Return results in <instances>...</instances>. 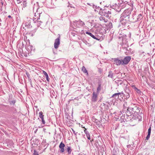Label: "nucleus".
Listing matches in <instances>:
<instances>
[{
    "label": "nucleus",
    "mask_w": 155,
    "mask_h": 155,
    "mask_svg": "<svg viewBox=\"0 0 155 155\" xmlns=\"http://www.w3.org/2000/svg\"><path fill=\"white\" fill-rule=\"evenodd\" d=\"M150 134H147V135L146 137V140H148L149 139L150 137Z\"/></svg>",
    "instance_id": "c9c22d12"
},
{
    "label": "nucleus",
    "mask_w": 155,
    "mask_h": 155,
    "mask_svg": "<svg viewBox=\"0 0 155 155\" xmlns=\"http://www.w3.org/2000/svg\"><path fill=\"white\" fill-rule=\"evenodd\" d=\"M132 10L131 9H127L124 11L122 13V16H126L130 18V15L131 13Z\"/></svg>",
    "instance_id": "0eeeda50"
},
{
    "label": "nucleus",
    "mask_w": 155,
    "mask_h": 155,
    "mask_svg": "<svg viewBox=\"0 0 155 155\" xmlns=\"http://www.w3.org/2000/svg\"><path fill=\"white\" fill-rule=\"evenodd\" d=\"M65 146V144L63 143L62 142L60 143L59 145V147L60 149V152L61 153H63L65 151L64 147Z\"/></svg>",
    "instance_id": "9b49d317"
},
{
    "label": "nucleus",
    "mask_w": 155,
    "mask_h": 155,
    "mask_svg": "<svg viewBox=\"0 0 155 155\" xmlns=\"http://www.w3.org/2000/svg\"><path fill=\"white\" fill-rule=\"evenodd\" d=\"M112 155H115V154H113Z\"/></svg>",
    "instance_id": "3c124183"
},
{
    "label": "nucleus",
    "mask_w": 155,
    "mask_h": 155,
    "mask_svg": "<svg viewBox=\"0 0 155 155\" xmlns=\"http://www.w3.org/2000/svg\"><path fill=\"white\" fill-rule=\"evenodd\" d=\"M72 36H75V35H77L76 34H74V33H72Z\"/></svg>",
    "instance_id": "37998d69"
},
{
    "label": "nucleus",
    "mask_w": 155,
    "mask_h": 155,
    "mask_svg": "<svg viewBox=\"0 0 155 155\" xmlns=\"http://www.w3.org/2000/svg\"><path fill=\"white\" fill-rule=\"evenodd\" d=\"M92 120L94 122L96 123H97L98 122V120L94 118H93Z\"/></svg>",
    "instance_id": "473e14b6"
},
{
    "label": "nucleus",
    "mask_w": 155,
    "mask_h": 155,
    "mask_svg": "<svg viewBox=\"0 0 155 155\" xmlns=\"http://www.w3.org/2000/svg\"><path fill=\"white\" fill-rule=\"evenodd\" d=\"M131 111H133L135 114H137L138 112L140 111V108L136 107L132 108L130 109Z\"/></svg>",
    "instance_id": "ddd939ff"
},
{
    "label": "nucleus",
    "mask_w": 155,
    "mask_h": 155,
    "mask_svg": "<svg viewBox=\"0 0 155 155\" xmlns=\"http://www.w3.org/2000/svg\"><path fill=\"white\" fill-rule=\"evenodd\" d=\"M132 87L134 88L135 90L137 91V92H138V91H140V90L138 89L136 87L135 85H133L132 86Z\"/></svg>",
    "instance_id": "2f4dec72"
},
{
    "label": "nucleus",
    "mask_w": 155,
    "mask_h": 155,
    "mask_svg": "<svg viewBox=\"0 0 155 155\" xmlns=\"http://www.w3.org/2000/svg\"><path fill=\"white\" fill-rule=\"evenodd\" d=\"M81 127H83H83H83V126H82V125Z\"/></svg>",
    "instance_id": "8fccbe9b"
},
{
    "label": "nucleus",
    "mask_w": 155,
    "mask_h": 155,
    "mask_svg": "<svg viewBox=\"0 0 155 155\" xmlns=\"http://www.w3.org/2000/svg\"><path fill=\"white\" fill-rule=\"evenodd\" d=\"M136 114H135L133 111H127L126 115L125 114L121 116L120 118L123 120H125L127 121H133V120H135L137 117Z\"/></svg>",
    "instance_id": "f03ea898"
},
{
    "label": "nucleus",
    "mask_w": 155,
    "mask_h": 155,
    "mask_svg": "<svg viewBox=\"0 0 155 155\" xmlns=\"http://www.w3.org/2000/svg\"><path fill=\"white\" fill-rule=\"evenodd\" d=\"M11 17V16H10V15H9V16H8V17H9V18H10V17Z\"/></svg>",
    "instance_id": "09e8293b"
},
{
    "label": "nucleus",
    "mask_w": 155,
    "mask_h": 155,
    "mask_svg": "<svg viewBox=\"0 0 155 155\" xmlns=\"http://www.w3.org/2000/svg\"><path fill=\"white\" fill-rule=\"evenodd\" d=\"M113 75V73L111 71H110L109 72L108 77L112 78Z\"/></svg>",
    "instance_id": "bb28decb"
},
{
    "label": "nucleus",
    "mask_w": 155,
    "mask_h": 155,
    "mask_svg": "<svg viewBox=\"0 0 155 155\" xmlns=\"http://www.w3.org/2000/svg\"><path fill=\"white\" fill-rule=\"evenodd\" d=\"M108 14L109 15V14H110V12L109 11L107 12Z\"/></svg>",
    "instance_id": "49530a36"
},
{
    "label": "nucleus",
    "mask_w": 155,
    "mask_h": 155,
    "mask_svg": "<svg viewBox=\"0 0 155 155\" xmlns=\"http://www.w3.org/2000/svg\"><path fill=\"white\" fill-rule=\"evenodd\" d=\"M100 21H104L105 22H106L107 21V20L106 19L105 17H101L99 18Z\"/></svg>",
    "instance_id": "5701e85b"
},
{
    "label": "nucleus",
    "mask_w": 155,
    "mask_h": 155,
    "mask_svg": "<svg viewBox=\"0 0 155 155\" xmlns=\"http://www.w3.org/2000/svg\"><path fill=\"white\" fill-rule=\"evenodd\" d=\"M26 75H27L28 78V79H29L30 78V74H29L28 73V72H26Z\"/></svg>",
    "instance_id": "58836bf2"
},
{
    "label": "nucleus",
    "mask_w": 155,
    "mask_h": 155,
    "mask_svg": "<svg viewBox=\"0 0 155 155\" xmlns=\"http://www.w3.org/2000/svg\"><path fill=\"white\" fill-rule=\"evenodd\" d=\"M39 117L40 118H41H41H43L44 116L43 115V113L42 111L40 112L39 113Z\"/></svg>",
    "instance_id": "c756f323"
},
{
    "label": "nucleus",
    "mask_w": 155,
    "mask_h": 155,
    "mask_svg": "<svg viewBox=\"0 0 155 155\" xmlns=\"http://www.w3.org/2000/svg\"><path fill=\"white\" fill-rule=\"evenodd\" d=\"M130 92V91L129 90L128 91L126 90L125 91L126 94H125V96L126 99H128L130 97L129 93Z\"/></svg>",
    "instance_id": "aec40b11"
},
{
    "label": "nucleus",
    "mask_w": 155,
    "mask_h": 155,
    "mask_svg": "<svg viewBox=\"0 0 155 155\" xmlns=\"http://www.w3.org/2000/svg\"><path fill=\"white\" fill-rule=\"evenodd\" d=\"M84 133H85V134H86V135L89 134V132L87 130H84Z\"/></svg>",
    "instance_id": "ea45409f"
},
{
    "label": "nucleus",
    "mask_w": 155,
    "mask_h": 155,
    "mask_svg": "<svg viewBox=\"0 0 155 155\" xmlns=\"http://www.w3.org/2000/svg\"><path fill=\"white\" fill-rule=\"evenodd\" d=\"M73 23L74 25L78 28L83 27L85 25L84 23L81 20H79L78 21H73Z\"/></svg>",
    "instance_id": "20e7f679"
},
{
    "label": "nucleus",
    "mask_w": 155,
    "mask_h": 155,
    "mask_svg": "<svg viewBox=\"0 0 155 155\" xmlns=\"http://www.w3.org/2000/svg\"><path fill=\"white\" fill-rule=\"evenodd\" d=\"M101 90V84H98V87L97 88V92L98 93Z\"/></svg>",
    "instance_id": "cd10ccee"
},
{
    "label": "nucleus",
    "mask_w": 155,
    "mask_h": 155,
    "mask_svg": "<svg viewBox=\"0 0 155 155\" xmlns=\"http://www.w3.org/2000/svg\"><path fill=\"white\" fill-rule=\"evenodd\" d=\"M83 128H84V130H87L86 129V128H85L84 127H83Z\"/></svg>",
    "instance_id": "de8ad7c7"
},
{
    "label": "nucleus",
    "mask_w": 155,
    "mask_h": 155,
    "mask_svg": "<svg viewBox=\"0 0 155 155\" xmlns=\"http://www.w3.org/2000/svg\"><path fill=\"white\" fill-rule=\"evenodd\" d=\"M130 146H131V145H127V147L128 148H130Z\"/></svg>",
    "instance_id": "c03bdc74"
},
{
    "label": "nucleus",
    "mask_w": 155,
    "mask_h": 155,
    "mask_svg": "<svg viewBox=\"0 0 155 155\" xmlns=\"http://www.w3.org/2000/svg\"><path fill=\"white\" fill-rule=\"evenodd\" d=\"M86 33L90 35L91 37H92L93 38L97 40V38L91 33L88 32L87 31H86Z\"/></svg>",
    "instance_id": "4be33fe9"
},
{
    "label": "nucleus",
    "mask_w": 155,
    "mask_h": 155,
    "mask_svg": "<svg viewBox=\"0 0 155 155\" xmlns=\"http://www.w3.org/2000/svg\"><path fill=\"white\" fill-rule=\"evenodd\" d=\"M33 12H35L34 17L33 18V21L34 23H36L38 26L40 27L41 28H44V25L41 21H39L40 14H41L42 12L39 9L38 6V3L37 2L36 4L34 5L33 7Z\"/></svg>",
    "instance_id": "f257e3e1"
},
{
    "label": "nucleus",
    "mask_w": 155,
    "mask_h": 155,
    "mask_svg": "<svg viewBox=\"0 0 155 155\" xmlns=\"http://www.w3.org/2000/svg\"><path fill=\"white\" fill-rule=\"evenodd\" d=\"M101 15H103L106 17H108L109 15L107 13V11L106 10H104L102 11L101 13L100 12Z\"/></svg>",
    "instance_id": "dca6fc26"
},
{
    "label": "nucleus",
    "mask_w": 155,
    "mask_h": 155,
    "mask_svg": "<svg viewBox=\"0 0 155 155\" xmlns=\"http://www.w3.org/2000/svg\"><path fill=\"white\" fill-rule=\"evenodd\" d=\"M122 47L123 49H126V50H127V48L128 47V45L126 43L124 44L122 42Z\"/></svg>",
    "instance_id": "a211bd4d"
},
{
    "label": "nucleus",
    "mask_w": 155,
    "mask_h": 155,
    "mask_svg": "<svg viewBox=\"0 0 155 155\" xmlns=\"http://www.w3.org/2000/svg\"><path fill=\"white\" fill-rule=\"evenodd\" d=\"M86 136H87V138L88 139V140H90L91 139L90 135V134H88L87 135H86Z\"/></svg>",
    "instance_id": "4c0bfd02"
},
{
    "label": "nucleus",
    "mask_w": 155,
    "mask_h": 155,
    "mask_svg": "<svg viewBox=\"0 0 155 155\" xmlns=\"http://www.w3.org/2000/svg\"><path fill=\"white\" fill-rule=\"evenodd\" d=\"M42 120V123L43 124H45V120H44V119L43 118H41Z\"/></svg>",
    "instance_id": "a19ab883"
},
{
    "label": "nucleus",
    "mask_w": 155,
    "mask_h": 155,
    "mask_svg": "<svg viewBox=\"0 0 155 155\" xmlns=\"http://www.w3.org/2000/svg\"><path fill=\"white\" fill-rule=\"evenodd\" d=\"M131 60V57L130 56H126L122 60L123 65L127 64Z\"/></svg>",
    "instance_id": "6e6552de"
},
{
    "label": "nucleus",
    "mask_w": 155,
    "mask_h": 155,
    "mask_svg": "<svg viewBox=\"0 0 155 155\" xmlns=\"http://www.w3.org/2000/svg\"><path fill=\"white\" fill-rule=\"evenodd\" d=\"M129 19V17L126 16H122V14L121 15L120 18V22L122 25H125Z\"/></svg>",
    "instance_id": "39448f33"
},
{
    "label": "nucleus",
    "mask_w": 155,
    "mask_h": 155,
    "mask_svg": "<svg viewBox=\"0 0 155 155\" xmlns=\"http://www.w3.org/2000/svg\"><path fill=\"white\" fill-rule=\"evenodd\" d=\"M151 131V127H150L148 129V134H150Z\"/></svg>",
    "instance_id": "e433bc0d"
},
{
    "label": "nucleus",
    "mask_w": 155,
    "mask_h": 155,
    "mask_svg": "<svg viewBox=\"0 0 155 155\" xmlns=\"http://www.w3.org/2000/svg\"><path fill=\"white\" fill-rule=\"evenodd\" d=\"M33 155H38V152L36 151V150H34V153H33Z\"/></svg>",
    "instance_id": "72a5a7b5"
},
{
    "label": "nucleus",
    "mask_w": 155,
    "mask_h": 155,
    "mask_svg": "<svg viewBox=\"0 0 155 155\" xmlns=\"http://www.w3.org/2000/svg\"><path fill=\"white\" fill-rule=\"evenodd\" d=\"M31 21L32 19L31 18H27V21L22 25V26H23L24 25L25 26V27H23V28L25 29H26L27 28H31V27L32 26L31 25Z\"/></svg>",
    "instance_id": "7ed1b4c3"
},
{
    "label": "nucleus",
    "mask_w": 155,
    "mask_h": 155,
    "mask_svg": "<svg viewBox=\"0 0 155 155\" xmlns=\"http://www.w3.org/2000/svg\"><path fill=\"white\" fill-rule=\"evenodd\" d=\"M113 6L114 7V8L118 12H119L121 10V8H120V5L119 3L118 5L115 4Z\"/></svg>",
    "instance_id": "4468645a"
},
{
    "label": "nucleus",
    "mask_w": 155,
    "mask_h": 155,
    "mask_svg": "<svg viewBox=\"0 0 155 155\" xmlns=\"http://www.w3.org/2000/svg\"><path fill=\"white\" fill-rule=\"evenodd\" d=\"M22 5L24 7H25L26 6L27 3V2L25 0H22Z\"/></svg>",
    "instance_id": "a878e982"
},
{
    "label": "nucleus",
    "mask_w": 155,
    "mask_h": 155,
    "mask_svg": "<svg viewBox=\"0 0 155 155\" xmlns=\"http://www.w3.org/2000/svg\"><path fill=\"white\" fill-rule=\"evenodd\" d=\"M118 94H120V93H115L112 96V97L116 99H118Z\"/></svg>",
    "instance_id": "b1692460"
},
{
    "label": "nucleus",
    "mask_w": 155,
    "mask_h": 155,
    "mask_svg": "<svg viewBox=\"0 0 155 155\" xmlns=\"http://www.w3.org/2000/svg\"><path fill=\"white\" fill-rule=\"evenodd\" d=\"M73 131V133L75 135H76V133L75 132V131H74V130H72Z\"/></svg>",
    "instance_id": "a18cd8bd"
},
{
    "label": "nucleus",
    "mask_w": 155,
    "mask_h": 155,
    "mask_svg": "<svg viewBox=\"0 0 155 155\" xmlns=\"http://www.w3.org/2000/svg\"><path fill=\"white\" fill-rule=\"evenodd\" d=\"M124 113L123 111H117L116 112H115L114 114H115V115L117 117H119L121 116V115L123 114V113Z\"/></svg>",
    "instance_id": "6ab92c4d"
},
{
    "label": "nucleus",
    "mask_w": 155,
    "mask_h": 155,
    "mask_svg": "<svg viewBox=\"0 0 155 155\" xmlns=\"http://www.w3.org/2000/svg\"><path fill=\"white\" fill-rule=\"evenodd\" d=\"M97 94L94 92L92 94L91 101H92L95 102L97 101Z\"/></svg>",
    "instance_id": "f8f14e48"
},
{
    "label": "nucleus",
    "mask_w": 155,
    "mask_h": 155,
    "mask_svg": "<svg viewBox=\"0 0 155 155\" xmlns=\"http://www.w3.org/2000/svg\"><path fill=\"white\" fill-rule=\"evenodd\" d=\"M43 73L45 75L47 81H49V77H48V76L47 73L45 71H43Z\"/></svg>",
    "instance_id": "412c9836"
},
{
    "label": "nucleus",
    "mask_w": 155,
    "mask_h": 155,
    "mask_svg": "<svg viewBox=\"0 0 155 155\" xmlns=\"http://www.w3.org/2000/svg\"><path fill=\"white\" fill-rule=\"evenodd\" d=\"M65 150L67 152L68 154H70L72 150L71 147L67 146H66V149H65Z\"/></svg>",
    "instance_id": "2eb2a0df"
},
{
    "label": "nucleus",
    "mask_w": 155,
    "mask_h": 155,
    "mask_svg": "<svg viewBox=\"0 0 155 155\" xmlns=\"http://www.w3.org/2000/svg\"><path fill=\"white\" fill-rule=\"evenodd\" d=\"M120 93V94H119V95L118 94V99L119 98V97H122V96H123V94H124V93L123 92H121L118 93Z\"/></svg>",
    "instance_id": "7c9ffc66"
},
{
    "label": "nucleus",
    "mask_w": 155,
    "mask_h": 155,
    "mask_svg": "<svg viewBox=\"0 0 155 155\" xmlns=\"http://www.w3.org/2000/svg\"><path fill=\"white\" fill-rule=\"evenodd\" d=\"M26 49L29 53L31 54L33 53L35 51V48L32 45H28Z\"/></svg>",
    "instance_id": "423d86ee"
},
{
    "label": "nucleus",
    "mask_w": 155,
    "mask_h": 155,
    "mask_svg": "<svg viewBox=\"0 0 155 155\" xmlns=\"http://www.w3.org/2000/svg\"><path fill=\"white\" fill-rule=\"evenodd\" d=\"M11 103L13 104H14L15 103V100H13L11 101Z\"/></svg>",
    "instance_id": "79ce46f5"
},
{
    "label": "nucleus",
    "mask_w": 155,
    "mask_h": 155,
    "mask_svg": "<svg viewBox=\"0 0 155 155\" xmlns=\"http://www.w3.org/2000/svg\"><path fill=\"white\" fill-rule=\"evenodd\" d=\"M60 44V37L58 38L55 40L54 47L55 49H57Z\"/></svg>",
    "instance_id": "9d476101"
},
{
    "label": "nucleus",
    "mask_w": 155,
    "mask_h": 155,
    "mask_svg": "<svg viewBox=\"0 0 155 155\" xmlns=\"http://www.w3.org/2000/svg\"><path fill=\"white\" fill-rule=\"evenodd\" d=\"M142 18V15L141 14H139L137 17V19L138 21H140Z\"/></svg>",
    "instance_id": "c85d7f7f"
},
{
    "label": "nucleus",
    "mask_w": 155,
    "mask_h": 155,
    "mask_svg": "<svg viewBox=\"0 0 155 155\" xmlns=\"http://www.w3.org/2000/svg\"><path fill=\"white\" fill-rule=\"evenodd\" d=\"M116 83L121 84L122 83V81L121 80H117L115 81Z\"/></svg>",
    "instance_id": "f704fd0d"
},
{
    "label": "nucleus",
    "mask_w": 155,
    "mask_h": 155,
    "mask_svg": "<svg viewBox=\"0 0 155 155\" xmlns=\"http://www.w3.org/2000/svg\"><path fill=\"white\" fill-rule=\"evenodd\" d=\"M123 108H124V109H127V111H130V109H130L129 110H128V105H127V102H125L124 103V104H123Z\"/></svg>",
    "instance_id": "f3484780"
},
{
    "label": "nucleus",
    "mask_w": 155,
    "mask_h": 155,
    "mask_svg": "<svg viewBox=\"0 0 155 155\" xmlns=\"http://www.w3.org/2000/svg\"><path fill=\"white\" fill-rule=\"evenodd\" d=\"M114 60V63L117 65L118 66L120 64L123 65L122 60L118 59L117 58H112Z\"/></svg>",
    "instance_id": "1a4fd4ad"
},
{
    "label": "nucleus",
    "mask_w": 155,
    "mask_h": 155,
    "mask_svg": "<svg viewBox=\"0 0 155 155\" xmlns=\"http://www.w3.org/2000/svg\"><path fill=\"white\" fill-rule=\"evenodd\" d=\"M82 71L84 73H87L88 74V72L86 70L84 66H83L82 68Z\"/></svg>",
    "instance_id": "393cba45"
}]
</instances>
